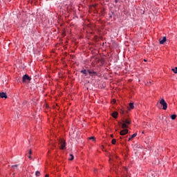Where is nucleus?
<instances>
[{
	"label": "nucleus",
	"instance_id": "nucleus-1",
	"mask_svg": "<svg viewBox=\"0 0 177 177\" xmlns=\"http://www.w3.org/2000/svg\"><path fill=\"white\" fill-rule=\"evenodd\" d=\"M131 121L130 120V119L122 118V122H119L118 124L119 125H122V128L123 129H127V128H128V126L131 125Z\"/></svg>",
	"mask_w": 177,
	"mask_h": 177
},
{
	"label": "nucleus",
	"instance_id": "nucleus-2",
	"mask_svg": "<svg viewBox=\"0 0 177 177\" xmlns=\"http://www.w3.org/2000/svg\"><path fill=\"white\" fill-rule=\"evenodd\" d=\"M30 81H31V78L30 77V76H28V75L26 74L23 76L22 82L26 84L27 82H30Z\"/></svg>",
	"mask_w": 177,
	"mask_h": 177
},
{
	"label": "nucleus",
	"instance_id": "nucleus-3",
	"mask_svg": "<svg viewBox=\"0 0 177 177\" xmlns=\"http://www.w3.org/2000/svg\"><path fill=\"white\" fill-rule=\"evenodd\" d=\"M160 104H161V106H162L163 110H167V109L168 108V106H167V102H165V99H162L160 101Z\"/></svg>",
	"mask_w": 177,
	"mask_h": 177
},
{
	"label": "nucleus",
	"instance_id": "nucleus-4",
	"mask_svg": "<svg viewBox=\"0 0 177 177\" xmlns=\"http://www.w3.org/2000/svg\"><path fill=\"white\" fill-rule=\"evenodd\" d=\"M59 145L61 150L66 149V141L64 140H59Z\"/></svg>",
	"mask_w": 177,
	"mask_h": 177
},
{
	"label": "nucleus",
	"instance_id": "nucleus-5",
	"mask_svg": "<svg viewBox=\"0 0 177 177\" xmlns=\"http://www.w3.org/2000/svg\"><path fill=\"white\" fill-rule=\"evenodd\" d=\"M159 42H160V45H164V44H165V42H167V37H163L162 39H160Z\"/></svg>",
	"mask_w": 177,
	"mask_h": 177
},
{
	"label": "nucleus",
	"instance_id": "nucleus-6",
	"mask_svg": "<svg viewBox=\"0 0 177 177\" xmlns=\"http://www.w3.org/2000/svg\"><path fill=\"white\" fill-rule=\"evenodd\" d=\"M0 97H1V99H8V95L6 94V93H0Z\"/></svg>",
	"mask_w": 177,
	"mask_h": 177
},
{
	"label": "nucleus",
	"instance_id": "nucleus-7",
	"mask_svg": "<svg viewBox=\"0 0 177 177\" xmlns=\"http://www.w3.org/2000/svg\"><path fill=\"white\" fill-rule=\"evenodd\" d=\"M127 133H128V129H123L120 131V135H122V136H124V135H127Z\"/></svg>",
	"mask_w": 177,
	"mask_h": 177
},
{
	"label": "nucleus",
	"instance_id": "nucleus-8",
	"mask_svg": "<svg viewBox=\"0 0 177 177\" xmlns=\"http://www.w3.org/2000/svg\"><path fill=\"white\" fill-rule=\"evenodd\" d=\"M112 117H113V118H117V117H118V113L117 112H113L112 114H111Z\"/></svg>",
	"mask_w": 177,
	"mask_h": 177
},
{
	"label": "nucleus",
	"instance_id": "nucleus-9",
	"mask_svg": "<svg viewBox=\"0 0 177 177\" xmlns=\"http://www.w3.org/2000/svg\"><path fill=\"white\" fill-rule=\"evenodd\" d=\"M80 73H82V74H84V75H88V73L86 72V69H83L80 71Z\"/></svg>",
	"mask_w": 177,
	"mask_h": 177
},
{
	"label": "nucleus",
	"instance_id": "nucleus-10",
	"mask_svg": "<svg viewBox=\"0 0 177 177\" xmlns=\"http://www.w3.org/2000/svg\"><path fill=\"white\" fill-rule=\"evenodd\" d=\"M138 133H134L133 134L131 138H129V142H130V140H132V139H133V138H136V136H137Z\"/></svg>",
	"mask_w": 177,
	"mask_h": 177
},
{
	"label": "nucleus",
	"instance_id": "nucleus-11",
	"mask_svg": "<svg viewBox=\"0 0 177 177\" xmlns=\"http://www.w3.org/2000/svg\"><path fill=\"white\" fill-rule=\"evenodd\" d=\"M87 72L88 73V74H93V75H97V73L95 71L88 70Z\"/></svg>",
	"mask_w": 177,
	"mask_h": 177
},
{
	"label": "nucleus",
	"instance_id": "nucleus-12",
	"mask_svg": "<svg viewBox=\"0 0 177 177\" xmlns=\"http://www.w3.org/2000/svg\"><path fill=\"white\" fill-rule=\"evenodd\" d=\"M129 107H130V109H131V110H133V109H134V106H133V103H132V102H131L130 104H129Z\"/></svg>",
	"mask_w": 177,
	"mask_h": 177
},
{
	"label": "nucleus",
	"instance_id": "nucleus-13",
	"mask_svg": "<svg viewBox=\"0 0 177 177\" xmlns=\"http://www.w3.org/2000/svg\"><path fill=\"white\" fill-rule=\"evenodd\" d=\"M171 71L174 73V74H177V67L172 68Z\"/></svg>",
	"mask_w": 177,
	"mask_h": 177
},
{
	"label": "nucleus",
	"instance_id": "nucleus-14",
	"mask_svg": "<svg viewBox=\"0 0 177 177\" xmlns=\"http://www.w3.org/2000/svg\"><path fill=\"white\" fill-rule=\"evenodd\" d=\"M171 120H176V115L174 114L171 115Z\"/></svg>",
	"mask_w": 177,
	"mask_h": 177
},
{
	"label": "nucleus",
	"instance_id": "nucleus-15",
	"mask_svg": "<svg viewBox=\"0 0 177 177\" xmlns=\"http://www.w3.org/2000/svg\"><path fill=\"white\" fill-rule=\"evenodd\" d=\"M112 145H115V143H117V140H115V138H113L111 141Z\"/></svg>",
	"mask_w": 177,
	"mask_h": 177
},
{
	"label": "nucleus",
	"instance_id": "nucleus-16",
	"mask_svg": "<svg viewBox=\"0 0 177 177\" xmlns=\"http://www.w3.org/2000/svg\"><path fill=\"white\" fill-rule=\"evenodd\" d=\"M70 157H71V158H69V160L71 161H73V160H74V155L73 154H70Z\"/></svg>",
	"mask_w": 177,
	"mask_h": 177
},
{
	"label": "nucleus",
	"instance_id": "nucleus-17",
	"mask_svg": "<svg viewBox=\"0 0 177 177\" xmlns=\"http://www.w3.org/2000/svg\"><path fill=\"white\" fill-rule=\"evenodd\" d=\"M35 175H36V176H41V173L39 171H37L35 172Z\"/></svg>",
	"mask_w": 177,
	"mask_h": 177
},
{
	"label": "nucleus",
	"instance_id": "nucleus-18",
	"mask_svg": "<svg viewBox=\"0 0 177 177\" xmlns=\"http://www.w3.org/2000/svg\"><path fill=\"white\" fill-rule=\"evenodd\" d=\"M89 140H93V142H95V137H90Z\"/></svg>",
	"mask_w": 177,
	"mask_h": 177
},
{
	"label": "nucleus",
	"instance_id": "nucleus-19",
	"mask_svg": "<svg viewBox=\"0 0 177 177\" xmlns=\"http://www.w3.org/2000/svg\"><path fill=\"white\" fill-rule=\"evenodd\" d=\"M32 153V152L31 151V150H30L28 152V154H30V156H31Z\"/></svg>",
	"mask_w": 177,
	"mask_h": 177
},
{
	"label": "nucleus",
	"instance_id": "nucleus-20",
	"mask_svg": "<svg viewBox=\"0 0 177 177\" xmlns=\"http://www.w3.org/2000/svg\"><path fill=\"white\" fill-rule=\"evenodd\" d=\"M12 167H13V168H15H15H17V165H12Z\"/></svg>",
	"mask_w": 177,
	"mask_h": 177
},
{
	"label": "nucleus",
	"instance_id": "nucleus-21",
	"mask_svg": "<svg viewBox=\"0 0 177 177\" xmlns=\"http://www.w3.org/2000/svg\"><path fill=\"white\" fill-rule=\"evenodd\" d=\"M120 114H124V111L123 110L120 111Z\"/></svg>",
	"mask_w": 177,
	"mask_h": 177
},
{
	"label": "nucleus",
	"instance_id": "nucleus-22",
	"mask_svg": "<svg viewBox=\"0 0 177 177\" xmlns=\"http://www.w3.org/2000/svg\"><path fill=\"white\" fill-rule=\"evenodd\" d=\"M111 138H114V136H113V134L111 135Z\"/></svg>",
	"mask_w": 177,
	"mask_h": 177
},
{
	"label": "nucleus",
	"instance_id": "nucleus-23",
	"mask_svg": "<svg viewBox=\"0 0 177 177\" xmlns=\"http://www.w3.org/2000/svg\"><path fill=\"white\" fill-rule=\"evenodd\" d=\"M28 158L31 159V155H30V156H28Z\"/></svg>",
	"mask_w": 177,
	"mask_h": 177
},
{
	"label": "nucleus",
	"instance_id": "nucleus-24",
	"mask_svg": "<svg viewBox=\"0 0 177 177\" xmlns=\"http://www.w3.org/2000/svg\"><path fill=\"white\" fill-rule=\"evenodd\" d=\"M142 133H145V131H142Z\"/></svg>",
	"mask_w": 177,
	"mask_h": 177
}]
</instances>
